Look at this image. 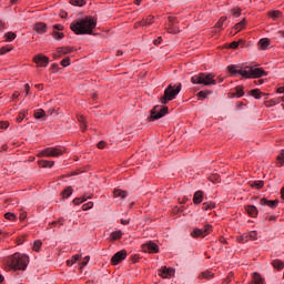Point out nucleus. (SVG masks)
I'll list each match as a JSON object with an SVG mask.
<instances>
[{
	"instance_id": "1",
	"label": "nucleus",
	"mask_w": 284,
	"mask_h": 284,
	"mask_svg": "<svg viewBox=\"0 0 284 284\" xmlns=\"http://www.w3.org/2000/svg\"><path fill=\"white\" fill-rule=\"evenodd\" d=\"M181 88H183L181 82L174 85H168V88L164 90L163 97L160 98V103H162L163 106L155 105L153 110H151L149 121H159V119H163L165 114H169L170 108L166 105L169 101H174V99H176V95L181 92Z\"/></svg>"
},
{
	"instance_id": "2",
	"label": "nucleus",
	"mask_w": 284,
	"mask_h": 284,
	"mask_svg": "<svg viewBox=\"0 0 284 284\" xmlns=\"http://www.w3.org/2000/svg\"><path fill=\"white\" fill-rule=\"evenodd\" d=\"M94 28H97V20L92 16H87L77 22H71L70 30L74 34H92Z\"/></svg>"
},
{
	"instance_id": "3",
	"label": "nucleus",
	"mask_w": 284,
	"mask_h": 284,
	"mask_svg": "<svg viewBox=\"0 0 284 284\" xmlns=\"http://www.w3.org/2000/svg\"><path fill=\"white\" fill-rule=\"evenodd\" d=\"M28 263H30V257L27 254L17 252L9 256L8 267L9 270H13V272H26L28 270Z\"/></svg>"
},
{
	"instance_id": "4",
	"label": "nucleus",
	"mask_w": 284,
	"mask_h": 284,
	"mask_svg": "<svg viewBox=\"0 0 284 284\" xmlns=\"http://www.w3.org/2000/svg\"><path fill=\"white\" fill-rule=\"evenodd\" d=\"M193 85H216V80L213 73H199L191 78Z\"/></svg>"
},
{
	"instance_id": "5",
	"label": "nucleus",
	"mask_w": 284,
	"mask_h": 284,
	"mask_svg": "<svg viewBox=\"0 0 284 284\" xmlns=\"http://www.w3.org/2000/svg\"><path fill=\"white\" fill-rule=\"evenodd\" d=\"M229 73L231 74V77H242L243 79H252V72L250 69H245L241 70L239 69V65L236 64H232L227 67Z\"/></svg>"
},
{
	"instance_id": "6",
	"label": "nucleus",
	"mask_w": 284,
	"mask_h": 284,
	"mask_svg": "<svg viewBox=\"0 0 284 284\" xmlns=\"http://www.w3.org/2000/svg\"><path fill=\"white\" fill-rule=\"evenodd\" d=\"M214 230V227L210 224H206L203 229H194L191 233L192 239H205V236H209L211 232Z\"/></svg>"
},
{
	"instance_id": "7",
	"label": "nucleus",
	"mask_w": 284,
	"mask_h": 284,
	"mask_svg": "<svg viewBox=\"0 0 284 284\" xmlns=\"http://www.w3.org/2000/svg\"><path fill=\"white\" fill-rule=\"evenodd\" d=\"M168 21L169 27L165 29L166 32H169V34H179V32H181V29H179V26H176L179 23V18L169 16Z\"/></svg>"
},
{
	"instance_id": "8",
	"label": "nucleus",
	"mask_w": 284,
	"mask_h": 284,
	"mask_svg": "<svg viewBox=\"0 0 284 284\" xmlns=\"http://www.w3.org/2000/svg\"><path fill=\"white\" fill-rule=\"evenodd\" d=\"M33 63H36L38 68H48V64L50 63V58H48L43 53H39L33 57Z\"/></svg>"
},
{
	"instance_id": "9",
	"label": "nucleus",
	"mask_w": 284,
	"mask_h": 284,
	"mask_svg": "<svg viewBox=\"0 0 284 284\" xmlns=\"http://www.w3.org/2000/svg\"><path fill=\"white\" fill-rule=\"evenodd\" d=\"M142 251L148 253V254H159L160 248H159V244L149 241L144 244H142Z\"/></svg>"
},
{
	"instance_id": "10",
	"label": "nucleus",
	"mask_w": 284,
	"mask_h": 284,
	"mask_svg": "<svg viewBox=\"0 0 284 284\" xmlns=\"http://www.w3.org/2000/svg\"><path fill=\"white\" fill-rule=\"evenodd\" d=\"M125 258H128V251L121 250L111 257V265H119L120 263H123Z\"/></svg>"
},
{
	"instance_id": "11",
	"label": "nucleus",
	"mask_w": 284,
	"mask_h": 284,
	"mask_svg": "<svg viewBox=\"0 0 284 284\" xmlns=\"http://www.w3.org/2000/svg\"><path fill=\"white\" fill-rule=\"evenodd\" d=\"M245 70H251V79H261L267 77V71L263 68L245 67Z\"/></svg>"
},
{
	"instance_id": "12",
	"label": "nucleus",
	"mask_w": 284,
	"mask_h": 284,
	"mask_svg": "<svg viewBox=\"0 0 284 284\" xmlns=\"http://www.w3.org/2000/svg\"><path fill=\"white\" fill-rule=\"evenodd\" d=\"M63 150L59 148H47L41 153L40 156H62Z\"/></svg>"
},
{
	"instance_id": "13",
	"label": "nucleus",
	"mask_w": 284,
	"mask_h": 284,
	"mask_svg": "<svg viewBox=\"0 0 284 284\" xmlns=\"http://www.w3.org/2000/svg\"><path fill=\"white\" fill-rule=\"evenodd\" d=\"M57 53H53V59H61L63 54H71V52H74V47H60L57 49Z\"/></svg>"
},
{
	"instance_id": "14",
	"label": "nucleus",
	"mask_w": 284,
	"mask_h": 284,
	"mask_svg": "<svg viewBox=\"0 0 284 284\" xmlns=\"http://www.w3.org/2000/svg\"><path fill=\"white\" fill-rule=\"evenodd\" d=\"M278 200H267V197H262L260 200V205H267L271 210H276V207H278Z\"/></svg>"
},
{
	"instance_id": "15",
	"label": "nucleus",
	"mask_w": 284,
	"mask_h": 284,
	"mask_svg": "<svg viewBox=\"0 0 284 284\" xmlns=\"http://www.w3.org/2000/svg\"><path fill=\"white\" fill-rule=\"evenodd\" d=\"M33 30L38 34H45V32H48V24H45V22H37L33 26Z\"/></svg>"
},
{
	"instance_id": "16",
	"label": "nucleus",
	"mask_w": 284,
	"mask_h": 284,
	"mask_svg": "<svg viewBox=\"0 0 284 284\" xmlns=\"http://www.w3.org/2000/svg\"><path fill=\"white\" fill-rule=\"evenodd\" d=\"M77 119L80 122L81 132L88 130V119L83 114H77Z\"/></svg>"
},
{
	"instance_id": "17",
	"label": "nucleus",
	"mask_w": 284,
	"mask_h": 284,
	"mask_svg": "<svg viewBox=\"0 0 284 284\" xmlns=\"http://www.w3.org/2000/svg\"><path fill=\"white\" fill-rule=\"evenodd\" d=\"M245 210L248 216H251L252 219H256V216H258V209H256L255 205H246Z\"/></svg>"
},
{
	"instance_id": "18",
	"label": "nucleus",
	"mask_w": 284,
	"mask_h": 284,
	"mask_svg": "<svg viewBox=\"0 0 284 284\" xmlns=\"http://www.w3.org/2000/svg\"><path fill=\"white\" fill-rule=\"evenodd\" d=\"M203 196H205V193H203V191H196L193 195L194 205H201V203H203Z\"/></svg>"
},
{
	"instance_id": "19",
	"label": "nucleus",
	"mask_w": 284,
	"mask_h": 284,
	"mask_svg": "<svg viewBox=\"0 0 284 284\" xmlns=\"http://www.w3.org/2000/svg\"><path fill=\"white\" fill-rule=\"evenodd\" d=\"M264 283H265V278H263V276L258 272L253 273L251 284H264Z\"/></svg>"
},
{
	"instance_id": "20",
	"label": "nucleus",
	"mask_w": 284,
	"mask_h": 284,
	"mask_svg": "<svg viewBox=\"0 0 284 284\" xmlns=\"http://www.w3.org/2000/svg\"><path fill=\"white\" fill-rule=\"evenodd\" d=\"M160 276L163 278H168V276H174V268H168V266H164L160 273Z\"/></svg>"
},
{
	"instance_id": "21",
	"label": "nucleus",
	"mask_w": 284,
	"mask_h": 284,
	"mask_svg": "<svg viewBox=\"0 0 284 284\" xmlns=\"http://www.w3.org/2000/svg\"><path fill=\"white\" fill-rule=\"evenodd\" d=\"M113 196L114 199H125L128 196V191H123L121 189H114L113 190Z\"/></svg>"
},
{
	"instance_id": "22",
	"label": "nucleus",
	"mask_w": 284,
	"mask_h": 284,
	"mask_svg": "<svg viewBox=\"0 0 284 284\" xmlns=\"http://www.w3.org/2000/svg\"><path fill=\"white\" fill-rule=\"evenodd\" d=\"M246 23H247V21L244 18L240 22L235 23V26L233 27V30H235L236 32H241V30L245 29Z\"/></svg>"
},
{
	"instance_id": "23",
	"label": "nucleus",
	"mask_w": 284,
	"mask_h": 284,
	"mask_svg": "<svg viewBox=\"0 0 284 284\" xmlns=\"http://www.w3.org/2000/svg\"><path fill=\"white\" fill-rule=\"evenodd\" d=\"M199 278L210 281V278H214V273L212 271H204L199 275Z\"/></svg>"
},
{
	"instance_id": "24",
	"label": "nucleus",
	"mask_w": 284,
	"mask_h": 284,
	"mask_svg": "<svg viewBox=\"0 0 284 284\" xmlns=\"http://www.w3.org/2000/svg\"><path fill=\"white\" fill-rule=\"evenodd\" d=\"M120 239H123V232H121V231H113L110 234V240L111 241H120Z\"/></svg>"
},
{
	"instance_id": "25",
	"label": "nucleus",
	"mask_w": 284,
	"mask_h": 284,
	"mask_svg": "<svg viewBox=\"0 0 284 284\" xmlns=\"http://www.w3.org/2000/svg\"><path fill=\"white\" fill-rule=\"evenodd\" d=\"M72 192H74V189H72V186H67V187L61 192V195L63 196V199H70V196H72Z\"/></svg>"
},
{
	"instance_id": "26",
	"label": "nucleus",
	"mask_w": 284,
	"mask_h": 284,
	"mask_svg": "<svg viewBox=\"0 0 284 284\" xmlns=\"http://www.w3.org/2000/svg\"><path fill=\"white\" fill-rule=\"evenodd\" d=\"M272 265H273L274 270H277V272H281V270L284 268V262L281 260H274L272 262Z\"/></svg>"
},
{
	"instance_id": "27",
	"label": "nucleus",
	"mask_w": 284,
	"mask_h": 284,
	"mask_svg": "<svg viewBox=\"0 0 284 284\" xmlns=\"http://www.w3.org/2000/svg\"><path fill=\"white\" fill-rule=\"evenodd\" d=\"M251 187H255V190H263L265 187V182L260 180V181H254L250 183Z\"/></svg>"
},
{
	"instance_id": "28",
	"label": "nucleus",
	"mask_w": 284,
	"mask_h": 284,
	"mask_svg": "<svg viewBox=\"0 0 284 284\" xmlns=\"http://www.w3.org/2000/svg\"><path fill=\"white\" fill-rule=\"evenodd\" d=\"M267 16L271 17V19H278L281 17H283V12L278 11V10H272L267 12Z\"/></svg>"
},
{
	"instance_id": "29",
	"label": "nucleus",
	"mask_w": 284,
	"mask_h": 284,
	"mask_svg": "<svg viewBox=\"0 0 284 284\" xmlns=\"http://www.w3.org/2000/svg\"><path fill=\"white\" fill-rule=\"evenodd\" d=\"M40 168H52L54 165V161L41 160L38 161Z\"/></svg>"
},
{
	"instance_id": "30",
	"label": "nucleus",
	"mask_w": 284,
	"mask_h": 284,
	"mask_svg": "<svg viewBox=\"0 0 284 284\" xmlns=\"http://www.w3.org/2000/svg\"><path fill=\"white\" fill-rule=\"evenodd\" d=\"M209 181H211V183H214V185H216V183H221V175L213 173L209 176Z\"/></svg>"
},
{
	"instance_id": "31",
	"label": "nucleus",
	"mask_w": 284,
	"mask_h": 284,
	"mask_svg": "<svg viewBox=\"0 0 284 284\" xmlns=\"http://www.w3.org/2000/svg\"><path fill=\"white\" fill-rule=\"evenodd\" d=\"M251 97H253L254 99H261V95L263 94V92L261 91V89H253L250 91Z\"/></svg>"
},
{
	"instance_id": "32",
	"label": "nucleus",
	"mask_w": 284,
	"mask_h": 284,
	"mask_svg": "<svg viewBox=\"0 0 284 284\" xmlns=\"http://www.w3.org/2000/svg\"><path fill=\"white\" fill-rule=\"evenodd\" d=\"M51 36L53 37V39L55 41H61V39H63L65 37V34L63 32H59V31H52Z\"/></svg>"
},
{
	"instance_id": "33",
	"label": "nucleus",
	"mask_w": 284,
	"mask_h": 284,
	"mask_svg": "<svg viewBox=\"0 0 284 284\" xmlns=\"http://www.w3.org/2000/svg\"><path fill=\"white\" fill-rule=\"evenodd\" d=\"M241 43H245V40L240 39L239 41H233L229 44V48H231V50H236Z\"/></svg>"
},
{
	"instance_id": "34",
	"label": "nucleus",
	"mask_w": 284,
	"mask_h": 284,
	"mask_svg": "<svg viewBox=\"0 0 284 284\" xmlns=\"http://www.w3.org/2000/svg\"><path fill=\"white\" fill-rule=\"evenodd\" d=\"M260 45L262 50H267V48L270 47V39L267 38L261 39Z\"/></svg>"
},
{
	"instance_id": "35",
	"label": "nucleus",
	"mask_w": 284,
	"mask_h": 284,
	"mask_svg": "<svg viewBox=\"0 0 284 284\" xmlns=\"http://www.w3.org/2000/svg\"><path fill=\"white\" fill-rule=\"evenodd\" d=\"M42 246H43V242H41V240H36L33 242V252H40Z\"/></svg>"
},
{
	"instance_id": "36",
	"label": "nucleus",
	"mask_w": 284,
	"mask_h": 284,
	"mask_svg": "<svg viewBox=\"0 0 284 284\" xmlns=\"http://www.w3.org/2000/svg\"><path fill=\"white\" fill-rule=\"evenodd\" d=\"M214 207H216V204L215 203H207V202H204L202 204V210H204L205 212H207V210H214Z\"/></svg>"
},
{
	"instance_id": "37",
	"label": "nucleus",
	"mask_w": 284,
	"mask_h": 284,
	"mask_svg": "<svg viewBox=\"0 0 284 284\" xmlns=\"http://www.w3.org/2000/svg\"><path fill=\"white\" fill-rule=\"evenodd\" d=\"M7 41H14L17 39V33L9 31L4 34Z\"/></svg>"
},
{
	"instance_id": "38",
	"label": "nucleus",
	"mask_w": 284,
	"mask_h": 284,
	"mask_svg": "<svg viewBox=\"0 0 284 284\" xmlns=\"http://www.w3.org/2000/svg\"><path fill=\"white\" fill-rule=\"evenodd\" d=\"M207 94H212V91L205 90L197 92L196 97L203 101V99H207Z\"/></svg>"
},
{
	"instance_id": "39",
	"label": "nucleus",
	"mask_w": 284,
	"mask_h": 284,
	"mask_svg": "<svg viewBox=\"0 0 284 284\" xmlns=\"http://www.w3.org/2000/svg\"><path fill=\"white\" fill-rule=\"evenodd\" d=\"M71 6H77L78 8H83L85 6V0H70Z\"/></svg>"
},
{
	"instance_id": "40",
	"label": "nucleus",
	"mask_w": 284,
	"mask_h": 284,
	"mask_svg": "<svg viewBox=\"0 0 284 284\" xmlns=\"http://www.w3.org/2000/svg\"><path fill=\"white\" fill-rule=\"evenodd\" d=\"M4 219L7 221H17V214L12 213V212H8L4 214Z\"/></svg>"
},
{
	"instance_id": "41",
	"label": "nucleus",
	"mask_w": 284,
	"mask_h": 284,
	"mask_svg": "<svg viewBox=\"0 0 284 284\" xmlns=\"http://www.w3.org/2000/svg\"><path fill=\"white\" fill-rule=\"evenodd\" d=\"M45 116V111L43 109H39L34 112V119H43Z\"/></svg>"
},
{
	"instance_id": "42",
	"label": "nucleus",
	"mask_w": 284,
	"mask_h": 284,
	"mask_svg": "<svg viewBox=\"0 0 284 284\" xmlns=\"http://www.w3.org/2000/svg\"><path fill=\"white\" fill-rule=\"evenodd\" d=\"M227 21V17L223 16L219 19V21L215 24V28H223V24Z\"/></svg>"
},
{
	"instance_id": "43",
	"label": "nucleus",
	"mask_w": 284,
	"mask_h": 284,
	"mask_svg": "<svg viewBox=\"0 0 284 284\" xmlns=\"http://www.w3.org/2000/svg\"><path fill=\"white\" fill-rule=\"evenodd\" d=\"M235 90H236L237 99H241V97L245 95V91H243V87L239 85V87L235 88Z\"/></svg>"
},
{
	"instance_id": "44",
	"label": "nucleus",
	"mask_w": 284,
	"mask_h": 284,
	"mask_svg": "<svg viewBox=\"0 0 284 284\" xmlns=\"http://www.w3.org/2000/svg\"><path fill=\"white\" fill-rule=\"evenodd\" d=\"M26 114H28V111L23 110L19 112V115L17 118V122L21 123V121H23L26 119Z\"/></svg>"
},
{
	"instance_id": "45",
	"label": "nucleus",
	"mask_w": 284,
	"mask_h": 284,
	"mask_svg": "<svg viewBox=\"0 0 284 284\" xmlns=\"http://www.w3.org/2000/svg\"><path fill=\"white\" fill-rule=\"evenodd\" d=\"M94 207V202H88L82 205L83 212H88V210H92Z\"/></svg>"
},
{
	"instance_id": "46",
	"label": "nucleus",
	"mask_w": 284,
	"mask_h": 284,
	"mask_svg": "<svg viewBox=\"0 0 284 284\" xmlns=\"http://www.w3.org/2000/svg\"><path fill=\"white\" fill-rule=\"evenodd\" d=\"M145 26H148L145 19H142L141 21L134 23V29L136 30L139 28H145Z\"/></svg>"
},
{
	"instance_id": "47",
	"label": "nucleus",
	"mask_w": 284,
	"mask_h": 284,
	"mask_svg": "<svg viewBox=\"0 0 284 284\" xmlns=\"http://www.w3.org/2000/svg\"><path fill=\"white\" fill-rule=\"evenodd\" d=\"M239 243H247L250 241V235L248 234H243L237 239Z\"/></svg>"
},
{
	"instance_id": "48",
	"label": "nucleus",
	"mask_w": 284,
	"mask_h": 284,
	"mask_svg": "<svg viewBox=\"0 0 284 284\" xmlns=\"http://www.w3.org/2000/svg\"><path fill=\"white\" fill-rule=\"evenodd\" d=\"M234 278V272H230L226 276V278L223 281V284L232 283V280Z\"/></svg>"
},
{
	"instance_id": "49",
	"label": "nucleus",
	"mask_w": 284,
	"mask_h": 284,
	"mask_svg": "<svg viewBox=\"0 0 284 284\" xmlns=\"http://www.w3.org/2000/svg\"><path fill=\"white\" fill-rule=\"evenodd\" d=\"M241 12H242V10H241V8H239V7H235V8H233V9L231 10V13H232L234 17H240V16H241Z\"/></svg>"
},
{
	"instance_id": "50",
	"label": "nucleus",
	"mask_w": 284,
	"mask_h": 284,
	"mask_svg": "<svg viewBox=\"0 0 284 284\" xmlns=\"http://www.w3.org/2000/svg\"><path fill=\"white\" fill-rule=\"evenodd\" d=\"M65 30V27L63 24H54L53 26V31L55 32H63Z\"/></svg>"
},
{
	"instance_id": "51",
	"label": "nucleus",
	"mask_w": 284,
	"mask_h": 284,
	"mask_svg": "<svg viewBox=\"0 0 284 284\" xmlns=\"http://www.w3.org/2000/svg\"><path fill=\"white\" fill-rule=\"evenodd\" d=\"M10 128L9 121H0V130H8Z\"/></svg>"
},
{
	"instance_id": "52",
	"label": "nucleus",
	"mask_w": 284,
	"mask_h": 284,
	"mask_svg": "<svg viewBox=\"0 0 284 284\" xmlns=\"http://www.w3.org/2000/svg\"><path fill=\"white\" fill-rule=\"evenodd\" d=\"M60 64L62 65V68H68V65H70V57H67L63 60H61Z\"/></svg>"
},
{
	"instance_id": "53",
	"label": "nucleus",
	"mask_w": 284,
	"mask_h": 284,
	"mask_svg": "<svg viewBox=\"0 0 284 284\" xmlns=\"http://www.w3.org/2000/svg\"><path fill=\"white\" fill-rule=\"evenodd\" d=\"M277 161L280 162L281 165H284V149L277 155Z\"/></svg>"
},
{
	"instance_id": "54",
	"label": "nucleus",
	"mask_w": 284,
	"mask_h": 284,
	"mask_svg": "<svg viewBox=\"0 0 284 284\" xmlns=\"http://www.w3.org/2000/svg\"><path fill=\"white\" fill-rule=\"evenodd\" d=\"M144 22H146V26H152L154 23V16H148Z\"/></svg>"
},
{
	"instance_id": "55",
	"label": "nucleus",
	"mask_w": 284,
	"mask_h": 284,
	"mask_svg": "<svg viewBox=\"0 0 284 284\" xmlns=\"http://www.w3.org/2000/svg\"><path fill=\"white\" fill-rule=\"evenodd\" d=\"M11 50H12V47H2V48L0 49V55H1V54H6V53H8V52H11Z\"/></svg>"
},
{
	"instance_id": "56",
	"label": "nucleus",
	"mask_w": 284,
	"mask_h": 284,
	"mask_svg": "<svg viewBox=\"0 0 284 284\" xmlns=\"http://www.w3.org/2000/svg\"><path fill=\"white\" fill-rule=\"evenodd\" d=\"M140 260H141V256H139V254H134L131 256L132 263H139Z\"/></svg>"
},
{
	"instance_id": "57",
	"label": "nucleus",
	"mask_w": 284,
	"mask_h": 284,
	"mask_svg": "<svg viewBox=\"0 0 284 284\" xmlns=\"http://www.w3.org/2000/svg\"><path fill=\"white\" fill-rule=\"evenodd\" d=\"M105 145H108V143L105 141H100L98 144H97V148L99 150H103L105 148Z\"/></svg>"
},
{
	"instance_id": "58",
	"label": "nucleus",
	"mask_w": 284,
	"mask_h": 284,
	"mask_svg": "<svg viewBox=\"0 0 284 284\" xmlns=\"http://www.w3.org/2000/svg\"><path fill=\"white\" fill-rule=\"evenodd\" d=\"M51 70H52V73H53V74H54L55 72H59V64H58V63L51 64Z\"/></svg>"
},
{
	"instance_id": "59",
	"label": "nucleus",
	"mask_w": 284,
	"mask_h": 284,
	"mask_svg": "<svg viewBox=\"0 0 284 284\" xmlns=\"http://www.w3.org/2000/svg\"><path fill=\"white\" fill-rule=\"evenodd\" d=\"M80 258H81V255L75 254V255H73V256L71 257V263H73V265H74V263H77V261H79Z\"/></svg>"
},
{
	"instance_id": "60",
	"label": "nucleus",
	"mask_w": 284,
	"mask_h": 284,
	"mask_svg": "<svg viewBox=\"0 0 284 284\" xmlns=\"http://www.w3.org/2000/svg\"><path fill=\"white\" fill-rule=\"evenodd\" d=\"M88 263H90V256L89 255H87L84 257V261L81 262L82 267H85V265H88Z\"/></svg>"
},
{
	"instance_id": "61",
	"label": "nucleus",
	"mask_w": 284,
	"mask_h": 284,
	"mask_svg": "<svg viewBox=\"0 0 284 284\" xmlns=\"http://www.w3.org/2000/svg\"><path fill=\"white\" fill-rule=\"evenodd\" d=\"M81 203H83V200L81 197H75L73 200V205H81Z\"/></svg>"
},
{
	"instance_id": "62",
	"label": "nucleus",
	"mask_w": 284,
	"mask_h": 284,
	"mask_svg": "<svg viewBox=\"0 0 284 284\" xmlns=\"http://www.w3.org/2000/svg\"><path fill=\"white\" fill-rule=\"evenodd\" d=\"M19 219L20 221H26V219H28V213L27 212L20 213Z\"/></svg>"
},
{
	"instance_id": "63",
	"label": "nucleus",
	"mask_w": 284,
	"mask_h": 284,
	"mask_svg": "<svg viewBox=\"0 0 284 284\" xmlns=\"http://www.w3.org/2000/svg\"><path fill=\"white\" fill-rule=\"evenodd\" d=\"M24 92H26V95L28 97V94H30V84H24Z\"/></svg>"
},
{
	"instance_id": "64",
	"label": "nucleus",
	"mask_w": 284,
	"mask_h": 284,
	"mask_svg": "<svg viewBox=\"0 0 284 284\" xmlns=\"http://www.w3.org/2000/svg\"><path fill=\"white\" fill-rule=\"evenodd\" d=\"M121 224L122 225H130V219H126V220L122 219Z\"/></svg>"
}]
</instances>
